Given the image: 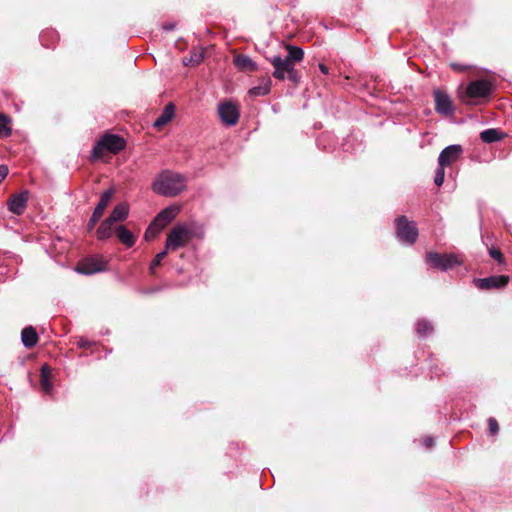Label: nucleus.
<instances>
[{
  "mask_svg": "<svg viewBox=\"0 0 512 512\" xmlns=\"http://www.w3.org/2000/svg\"><path fill=\"white\" fill-rule=\"evenodd\" d=\"M218 114L221 121L228 126L236 125L240 116L237 106L228 101L219 104Z\"/></svg>",
  "mask_w": 512,
  "mask_h": 512,
  "instance_id": "ddd939ff",
  "label": "nucleus"
},
{
  "mask_svg": "<svg viewBox=\"0 0 512 512\" xmlns=\"http://www.w3.org/2000/svg\"><path fill=\"white\" fill-rule=\"evenodd\" d=\"M444 178H445V168L444 167H441V166H438L437 170H436V175H435V178H434V182L437 186H441L444 182Z\"/></svg>",
  "mask_w": 512,
  "mask_h": 512,
  "instance_id": "2f4dec72",
  "label": "nucleus"
},
{
  "mask_svg": "<svg viewBox=\"0 0 512 512\" xmlns=\"http://www.w3.org/2000/svg\"><path fill=\"white\" fill-rule=\"evenodd\" d=\"M162 230L158 225H155L154 222H152L147 230L145 231L144 238L146 241H150L154 239L157 234Z\"/></svg>",
  "mask_w": 512,
  "mask_h": 512,
  "instance_id": "c756f323",
  "label": "nucleus"
},
{
  "mask_svg": "<svg viewBox=\"0 0 512 512\" xmlns=\"http://www.w3.org/2000/svg\"><path fill=\"white\" fill-rule=\"evenodd\" d=\"M175 114V106L173 103H168L161 115L154 121V128L157 130H161L165 125H167L174 117Z\"/></svg>",
  "mask_w": 512,
  "mask_h": 512,
  "instance_id": "f3484780",
  "label": "nucleus"
},
{
  "mask_svg": "<svg viewBox=\"0 0 512 512\" xmlns=\"http://www.w3.org/2000/svg\"><path fill=\"white\" fill-rule=\"evenodd\" d=\"M184 188V177L171 171L161 173L152 185L155 193L169 197L178 195Z\"/></svg>",
  "mask_w": 512,
  "mask_h": 512,
  "instance_id": "f03ea898",
  "label": "nucleus"
},
{
  "mask_svg": "<svg viewBox=\"0 0 512 512\" xmlns=\"http://www.w3.org/2000/svg\"><path fill=\"white\" fill-rule=\"evenodd\" d=\"M233 64L237 69L244 72H254L258 69L256 62L244 54H237L233 59Z\"/></svg>",
  "mask_w": 512,
  "mask_h": 512,
  "instance_id": "dca6fc26",
  "label": "nucleus"
},
{
  "mask_svg": "<svg viewBox=\"0 0 512 512\" xmlns=\"http://www.w3.org/2000/svg\"><path fill=\"white\" fill-rule=\"evenodd\" d=\"M115 235L118 240L127 248H131L136 242V236L124 225H119L116 227Z\"/></svg>",
  "mask_w": 512,
  "mask_h": 512,
  "instance_id": "a211bd4d",
  "label": "nucleus"
},
{
  "mask_svg": "<svg viewBox=\"0 0 512 512\" xmlns=\"http://www.w3.org/2000/svg\"><path fill=\"white\" fill-rule=\"evenodd\" d=\"M433 95L435 101V111L438 114L448 116L454 113L455 109L452 100L446 92L440 89H435Z\"/></svg>",
  "mask_w": 512,
  "mask_h": 512,
  "instance_id": "9b49d317",
  "label": "nucleus"
},
{
  "mask_svg": "<svg viewBox=\"0 0 512 512\" xmlns=\"http://www.w3.org/2000/svg\"><path fill=\"white\" fill-rule=\"evenodd\" d=\"M488 425H489V431L492 435H495L498 433L499 431V424L497 422V420L493 417H490L488 419Z\"/></svg>",
  "mask_w": 512,
  "mask_h": 512,
  "instance_id": "473e14b6",
  "label": "nucleus"
},
{
  "mask_svg": "<svg viewBox=\"0 0 512 512\" xmlns=\"http://www.w3.org/2000/svg\"><path fill=\"white\" fill-rule=\"evenodd\" d=\"M506 136V133L496 128H489L480 133V139L484 143L498 142L504 139Z\"/></svg>",
  "mask_w": 512,
  "mask_h": 512,
  "instance_id": "aec40b11",
  "label": "nucleus"
},
{
  "mask_svg": "<svg viewBox=\"0 0 512 512\" xmlns=\"http://www.w3.org/2000/svg\"><path fill=\"white\" fill-rule=\"evenodd\" d=\"M271 79L263 78L261 84L255 87H252L248 93L252 97L264 96L270 92L271 89Z\"/></svg>",
  "mask_w": 512,
  "mask_h": 512,
  "instance_id": "4be33fe9",
  "label": "nucleus"
},
{
  "mask_svg": "<svg viewBox=\"0 0 512 512\" xmlns=\"http://www.w3.org/2000/svg\"><path fill=\"white\" fill-rule=\"evenodd\" d=\"M179 208L176 206H169L163 209L153 220L155 225H158L160 228H164L168 225L178 214Z\"/></svg>",
  "mask_w": 512,
  "mask_h": 512,
  "instance_id": "2eb2a0df",
  "label": "nucleus"
},
{
  "mask_svg": "<svg viewBox=\"0 0 512 512\" xmlns=\"http://www.w3.org/2000/svg\"><path fill=\"white\" fill-rule=\"evenodd\" d=\"M114 194H115L114 188H110L101 194L100 200H99L98 204L96 205V207L93 211V214H92L91 218L89 219V222L87 225L89 231L95 227L96 223L103 216L104 211L107 208L111 199L113 198Z\"/></svg>",
  "mask_w": 512,
  "mask_h": 512,
  "instance_id": "1a4fd4ad",
  "label": "nucleus"
},
{
  "mask_svg": "<svg viewBox=\"0 0 512 512\" xmlns=\"http://www.w3.org/2000/svg\"><path fill=\"white\" fill-rule=\"evenodd\" d=\"M168 252L169 250H167V248L165 247V249L162 252L158 253L154 257L149 266L150 274H155V268L161 265L162 260L167 256Z\"/></svg>",
  "mask_w": 512,
  "mask_h": 512,
  "instance_id": "cd10ccee",
  "label": "nucleus"
},
{
  "mask_svg": "<svg viewBox=\"0 0 512 512\" xmlns=\"http://www.w3.org/2000/svg\"><path fill=\"white\" fill-rule=\"evenodd\" d=\"M51 375V369L48 365H43L41 367V388L44 392L49 393L52 389V383L49 378Z\"/></svg>",
  "mask_w": 512,
  "mask_h": 512,
  "instance_id": "393cba45",
  "label": "nucleus"
},
{
  "mask_svg": "<svg viewBox=\"0 0 512 512\" xmlns=\"http://www.w3.org/2000/svg\"><path fill=\"white\" fill-rule=\"evenodd\" d=\"M107 267V262L104 261L101 257L92 256L86 257L80 260L76 265V271L81 274L91 275L94 273L105 271Z\"/></svg>",
  "mask_w": 512,
  "mask_h": 512,
  "instance_id": "6e6552de",
  "label": "nucleus"
},
{
  "mask_svg": "<svg viewBox=\"0 0 512 512\" xmlns=\"http://www.w3.org/2000/svg\"><path fill=\"white\" fill-rule=\"evenodd\" d=\"M488 252H489L490 257L493 258L494 260H496L498 263H500V264L505 263V257L499 248L490 247L488 249Z\"/></svg>",
  "mask_w": 512,
  "mask_h": 512,
  "instance_id": "7c9ffc66",
  "label": "nucleus"
},
{
  "mask_svg": "<svg viewBox=\"0 0 512 512\" xmlns=\"http://www.w3.org/2000/svg\"><path fill=\"white\" fill-rule=\"evenodd\" d=\"M114 223L106 218L98 227L96 234L99 240H106L111 237Z\"/></svg>",
  "mask_w": 512,
  "mask_h": 512,
  "instance_id": "b1692460",
  "label": "nucleus"
},
{
  "mask_svg": "<svg viewBox=\"0 0 512 512\" xmlns=\"http://www.w3.org/2000/svg\"><path fill=\"white\" fill-rule=\"evenodd\" d=\"M493 91V84L486 79L471 81L466 87H459L458 99L465 105H478L482 100L487 99Z\"/></svg>",
  "mask_w": 512,
  "mask_h": 512,
  "instance_id": "f257e3e1",
  "label": "nucleus"
},
{
  "mask_svg": "<svg viewBox=\"0 0 512 512\" xmlns=\"http://www.w3.org/2000/svg\"><path fill=\"white\" fill-rule=\"evenodd\" d=\"M286 49L288 51V55L285 59L291 61L293 64H297L302 62L304 59V51L302 48L294 45H286Z\"/></svg>",
  "mask_w": 512,
  "mask_h": 512,
  "instance_id": "5701e85b",
  "label": "nucleus"
},
{
  "mask_svg": "<svg viewBox=\"0 0 512 512\" xmlns=\"http://www.w3.org/2000/svg\"><path fill=\"white\" fill-rule=\"evenodd\" d=\"M10 118L3 113H0V135L10 136L12 133L11 128L8 126Z\"/></svg>",
  "mask_w": 512,
  "mask_h": 512,
  "instance_id": "c85d7f7f",
  "label": "nucleus"
},
{
  "mask_svg": "<svg viewBox=\"0 0 512 512\" xmlns=\"http://www.w3.org/2000/svg\"><path fill=\"white\" fill-rule=\"evenodd\" d=\"M79 346L83 347V348L89 347L90 346V342L88 340H86V339H81L79 341Z\"/></svg>",
  "mask_w": 512,
  "mask_h": 512,
  "instance_id": "c9c22d12",
  "label": "nucleus"
},
{
  "mask_svg": "<svg viewBox=\"0 0 512 512\" xmlns=\"http://www.w3.org/2000/svg\"><path fill=\"white\" fill-rule=\"evenodd\" d=\"M432 442H433V440H432V439H428V440H427V442H426V445H427L428 447H430V446L432 445Z\"/></svg>",
  "mask_w": 512,
  "mask_h": 512,
  "instance_id": "4c0bfd02",
  "label": "nucleus"
},
{
  "mask_svg": "<svg viewBox=\"0 0 512 512\" xmlns=\"http://www.w3.org/2000/svg\"><path fill=\"white\" fill-rule=\"evenodd\" d=\"M21 340L26 348H33L38 343L37 331L32 326H26L21 332Z\"/></svg>",
  "mask_w": 512,
  "mask_h": 512,
  "instance_id": "6ab92c4d",
  "label": "nucleus"
},
{
  "mask_svg": "<svg viewBox=\"0 0 512 512\" xmlns=\"http://www.w3.org/2000/svg\"><path fill=\"white\" fill-rule=\"evenodd\" d=\"M463 153V148L461 145H450L444 148L439 157H438V165L441 167H449L455 162H457Z\"/></svg>",
  "mask_w": 512,
  "mask_h": 512,
  "instance_id": "f8f14e48",
  "label": "nucleus"
},
{
  "mask_svg": "<svg viewBox=\"0 0 512 512\" xmlns=\"http://www.w3.org/2000/svg\"><path fill=\"white\" fill-rule=\"evenodd\" d=\"M126 146L123 137L115 134H105L92 150V158L99 159L103 156L104 151L107 150L113 154L119 153Z\"/></svg>",
  "mask_w": 512,
  "mask_h": 512,
  "instance_id": "20e7f679",
  "label": "nucleus"
},
{
  "mask_svg": "<svg viewBox=\"0 0 512 512\" xmlns=\"http://www.w3.org/2000/svg\"><path fill=\"white\" fill-rule=\"evenodd\" d=\"M270 63L274 68L272 75L275 79L283 81L285 78H287L293 84H299L301 75L295 68L296 65L291 61L285 58H281L280 56H274L270 59Z\"/></svg>",
  "mask_w": 512,
  "mask_h": 512,
  "instance_id": "7ed1b4c3",
  "label": "nucleus"
},
{
  "mask_svg": "<svg viewBox=\"0 0 512 512\" xmlns=\"http://www.w3.org/2000/svg\"><path fill=\"white\" fill-rule=\"evenodd\" d=\"M203 58H204L203 52H202V51H196V50H195V51H191V52H190V57H189V58H188V57H185V58L183 59V63H184V65H186V66H187V65H192V66H194V65H198L199 63H201V62H202V60H203Z\"/></svg>",
  "mask_w": 512,
  "mask_h": 512,
  "instance_id": "bb28decb",
  "label": "nucleus"
},
{
  "mask_svg": "<svg viewBox=\"0 0 512 512\" xmlns=\"http://www.w3.org/2000/svg\"><path fill=\"white\" fill-rule=\"evenodd\" d=\"M8 175V167L6 165H0V182L5 179Z\"/></svg>",
  "mask_w": 512,
  "mask_h": 512,
  "instance_id": "f704fd0d",
  "label": "nucleus"
},
{
  "mask_svg": "<svg viewBox=\"0 0 512 512\" xmlns=\"http://www.w3.org/2000/svg\"><path fill=\"white\" fill-rule=\"evenodd\" d=\"M433 329V325L425 319L419 320L417 322L416 332L419 337H426L430 335L433 332Z\"/></svg>",
  "mask_w": 512,
  "mask_h": 512,
  "instance_id": "a878e982",
  "label": "nucleus"
},
{
  "mask_svg": "<svg viewBox=\"0 0 512 512\" xmlns=\"http://www.w3.org/2000/svg\"><path fill=\"white\" fill-rule=\"evenodd\" d=\"M319 69H320V71H321L323 74H328L329 69H328V67H327L326 65H324V64H319Z\"/></svg>",
  "mask_w": 512,
  "mask_h": 512,
  "instance_id": "e433bc0d",
  "label": "nucleus"
},
{
  "mask_svg": "<svg viewBox=\"0 0 512 512\" xmlns=\"http://www.w3.org/2000/svg\"><path fill=\"white\" fill-rule=\"evenodd\" d=\"M28 197V191L12 195L7 201L8 209L16 215H22L27 207Z\"/></svg>",
  "mask_w": 512,
  "mask_h": 512,
  "instance_id": "4468645a",
  "label": "nucleus"
},
{
  "mask_svg": "<svg viewBox=\"0 0 512 512\" xmlns=\"http://www.w3.org/2000/svg\"><path fill=\"white\" fill-rule=\"evenodd\" d=\"M192 233L185 226L177 225L167 235L165 247L169 251H176L189 243Z\"/></svg>",
  "mask_w": 512,
  "mask_h": 512,
  "instance_id": "0eeeda50",
  "label": "nucleus"
},
{
  "mask_svg": "<svg viewBox=\"0 0 512 512\" xmlns=\"http://www.w3.org/2000/svg\"><path fill=\"white\" fill-rule=\"evenodd\" d=\"M426 262L432 268L440 269L443 271L462 264V260L459 258L458 255L454 253L440 254L433 251L426 253Z\"/></svg>",
  "mask_w": 512,
  "mask_h": 512,
  "instance_id": "423d86ee",
  "label": "nucleus"
},
{
  "mask_svg": "<svg viewBox=\"0 0 512 512\" xmlns=\"http://www.w3.org/2000/svg\"><path fill=\"white\" fill-rule=\"evenodd\" d=\"M510 277L507 275H494L486 278L474 279V285L479 290L501 289L508 285Z\"/></svg>",
  "mask_w": 512,
  "mask_h": 512,
  "instance_id": "9d476101",
  "label": "nucleus"
},
{
  "mask_svg": "<svg viewBox=\"0 0 512 512\" xmlns=\"http://www.w3.org/2000/svg\"><path fill=\"white\" fill-rule=\"evenodd\" d=\"M128 212V206L125 203H120L114 207L111 214L107 218L109 219V221L115 224L116 222H122L126 220Z\"/></svg>",
  "mask_w": 512,
  "mask_h": 512,
  "instance_id": "412c9836",
  "label": "nucleus"
},
{
  "mask_svg": "<svg viewBox=\"0 0 512 512\" xmlns=\"http://www.w3.org/2000/svg\"><path fill=\"white\" fill-rule=\"evenodd\" d=\"M450 67L454 71H457V72H465V71H467L470 68L467 65H463V64H459V63H454V62L450 64Z\"/></svg>",
  "mask_w": 512,
  "mask_h": 512,
  "instance_id": "72a5a7b5",
  "label": "nucleus"
},
{
  "mask_svg": "<svg viewBox=\"0 0 512 512\" xmlns=\"http://www.w3.org/2000/svg\"><path fill=\"white\" fill-rule=\"evenodd\" d=\"M395 233L401 242L408 245L414 244L419 235L416 223L410 221L405 215L396 218Z\"/></svg>",
  "mask_w": 512,
  "mask_h": 512,
  "instance_id": "39448f33",
  "label": "nucleus"
}]
</instances>
